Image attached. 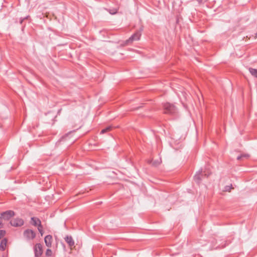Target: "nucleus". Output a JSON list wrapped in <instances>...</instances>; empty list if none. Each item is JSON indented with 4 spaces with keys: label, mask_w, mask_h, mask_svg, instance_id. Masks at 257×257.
<instances>
[{
    "label": "nucleus",
    "mask_w": 257,
    "mask_h": 257,
    "mask_svg": "<svg viewBox=\"0 0 257 257\" xmlns=\"http://www.w3.org/2000/svg\"><path fill=\"white\" fill-rule=\"evenodd\" d=\"M164 113L166 114H172L176 112L175 106L170 103H165L163 104Z\"/></svg>",
    "instance_id": "f257e3e1"
},
{
    "label": "nucleus",
    "mask_w": 257,
    "mask_h": 257,
    "mask_svg": "<svg viewBox=\"0 0 257 257\" xmlns=\"http://www.w3.org/2000/svg\"><path fill=\"white\" fill-rule=\"evenodd\" d=\"M35 255L40 256L43 253L42 245L41 243H37L34 247Z\"/></svg>",
    "instance_id": "7ed1b4c3"
},
{
    "label": "nucleus",
    "mask_w": 257,
    "mask_h": 257,
    "mask_svg": "<svg viewBox=\"0 0 257 257\" xmlns=\"http://www.w3.org/2000/svg\"><path fill=\"white\" fill-rule=\"evenodd\" d=\"M24 223V221L23 219L17 218V226H22Z\"/></svg>",
    "instance_id": "ddd939ff"
},
{
    "label": "nucleus",
    "mask_w": 257,
    "mask_h": 257,
    "mask_svg": "<svg viewBox=\"0 0 257 257\" xmlns=\"http://www.w3.org/2000/svg\"><path fill=\"white\" fill-rule=\"evenodd\" d=\"M39 232H40V233L41 234V236H43V234H44V231H43V229H41V230H38Z\"/></svg>",
    "instance_id": "412c9836"
},
{
    "label": "nucleus",
    "mask_w": 257,
    "mask_h": 257,
    "mask_svg": "<svg viewBox=\"0 0 257 257\" xmlns=\"http://www.w3.org/2000/svg\"><path fill=\"white\" fill-rule=\"evenodd\" d=\"M248 156V155H242L238 156L237 157V159L239 160H240L242 157H246Z\"/></svg>",
    "instance_id": "a211bd4d"
},
{
    "label": "nucleus",
    "mask_w": 257,
    "mask_h": 257,
    "mask_svg": "<svg viewBox=\"0 0 257 257\" xmlns=\"http://www.w3.org/2000/svg\"><path fill=\"white\" fill-rule=\"evenodd\" d=\"M37 226L38 227V230H41V229L42 230L43 229V226H42V225L41 224V222Z\"/></svg>",
    "instance_id": "f3484780"
},
{
    "label": "nucleus",
    "mask_w": 257,
    "mask_h": 257,
    "mask_svg": "<svg viewBox=\"0 0 257 257\" xmlns=\"http://www.w3.org/2000/svg\"><path fill=\"white\" fill-rule=\"evenodd\" d=\"M23 21V20H22V19H20V23H21V24H22V23Z\"/></svg>",
    "instance_id": "b1692460"
},
{
    "label": "nucleus",
    "mask_w": 257,
    "mask_h": 257,
    "mask_svg": "<svg viewBox=\"0 0 257 257\" xmlns=\"http://www.w3.org/2000/svg\"><path fill=\"white\" fill-rule=\"evenodd\" d=\"M249 70L252 75H253L255 77L257 78V69H253V68H249Z\"/></svg>",
    "instance_id": "9b49d317"
},
{
    "label": "nucleus",
    "mask_w": 257,
    "mask_h": 257,
    "mask_svg": "<svg viewBox=\"0 0 257 257\" xmlns=\"http://www.w3.org/2000/svg\"><path fill=\"white\" fill-rule=\"evenodd\" d=\"M15 215L14 211L8 210L1 213V217L4 219L9 220Z\"/></svg>",
    "instance_id": "39448f33"
},
{
    "label": "nucleus",
    "mask_w": 257,
    "mask_h": 257,
    "mask_svg": "<svg viewBox=\"0 0 257 257\" xmlns=\"http://www.w3.org/2000/svg\"><path fill=\"white\" fill-rule=\"evenodd\" d=\"M27 17H25V18H24V19H23V20L26 19H27Z\"/></svg>",
    "instance_id": "a878e982"
},
{
    "label": "nucleus",
    "mask_w": 257,
    "mask_h": 257,
    "mask_svg": "<svg viewBox=\"0 0 257 257\" xmlns=\"http://www.w3.org/2000/svg\"><path fill=\"white\" fill-rule=\"evenodd\" d=\"M141 36L140 31H137L128 40L126 41V43H132L134 41L139 40Z\"/></svg>",
    "instance_id": "20e7f679"
},
{
    "label": "nucleus",
    "mask_w": 257,
    "mask_h": 257,
    "mask_svg": "<svg viewBox=\"0 0 257 257\" xmlns=\"http://www.w3.org/2000/svg\"><path fill=\"white\" fill-rule=\"evenodd\" d=\"M233 189L232 186L231 184L230 186H226L224 188L225 191L230 192L231 189Z\"/></svg>",
    "instance_id": "4468645a"
},
{
    "label": "nucleus",
    "mask_w": 257,
    "mask_h": 257,
    "mask_svg": "<svg viewBox=\"0 0 257 257\" xmlns=\"http://www.w3.org/2000/svg\"><path fill=\"white\" fill-rule=\"evenodd\" d=\"M208 175H207L206 173H203L202 172H199L195 174L194 177V179L197 183L199 184L203 176L208 177Z\"/></svg>",
    "instance_id": "423d86ee"
},
{
    "label": "nucleus",
    "mask_w": 257,
    "mask_h": 257,
    "mask_svg": "<svg viewBox=\"0 0 257 257\" xmlns=\"http://www.w3.org/2000/svg\"><path fill=\"white\" fill-rule=\"evenodd\" d=\"M159 164V163H157L156 162H155V161H153L152 162L153 165L155 166H157L158 164Z\"/></svg>",
    "instance_id": "4be33fe9"
},
{
    "label": "nucleus",
    "mask_w": 257,
    "mask_h": 257,
    "mask_svg": "<svg viewBox=\"0 0 257 257\" xmlns=\"http://www.w3.org/2000/svg\"><path fill=\"white\" fill-rule=\"evenodd\" d=\"M7 240L6 239H4L1 241V244H0V249L4 250L6 248V245H7Z\"/></svg>",
    "instance_id": "9d476101"
},
{
    "label": "nucleus",
    "mask_w": 257,
    "mask_h": 257,
    "mask_svg": "<svg viewBox=\"0 0 257 257\" xmlns=\"http://www.w3.org/2000/svg\"><path fill=\"white\" fill-rule=\"evenodd\" d=\"M111 128H112V127L111 126H107L106 128L102 130L100 133L104 134V133L110 131L111 130Z\"/></svg>",
    "instance_id": "f8f14e48"
},
{
    "label": "nucleus",
    "mask_w": 257,
    "mask_h": 257,
    "mask_svg": "<svg viewBox=\"0 0 257 257\" xmlns=\"http://www.w3.org/2000/svg\"><path fill=\"white\" fill-rule=\"evenodd\" d=\"M41 222L39 218L36 217H32L31 218L30 224L34 226H37Z\"/></svg>",
    "instance_id": "1a4fd4ad"
},
{
    "label": "nucleus",
    "mask_w": 257,
    "mask_h": 257,
    "mask_svg": "<svg viewBox=\"0 0 257 257\" xmlns=\"http://www.w3.org/2000/svg\"><path fill=\"white\" fill-rule=\"evenodd\" d=\"M64 239L71 248H72L73 246H74V241L71 236L67 235L64 238Z\"/></svg>",
    "instance_id": "0eeeda50"
},
{
    "label": "nucleus",
    "mask_w": 257,
    "mask_h": 257,
    "mask_svg": "<svg viewBox=\"0 0 257 257\" xmlns=\"http://www.w3.org/2000/svg\"><path fill=\"white\" fill-rule=\"evenodd\" d=\"M109 13L111 14H115L117 13V11H116V10H114L112 12L110 11Z\"/></svg>",
    "instance_id": "aec40b11"
},
{
    "label": "nucleus",
    "mask_w": 257,
    "mask_h": 257,
    "mask_svg": "<svg viewBox=\"0 0 257 257\" xmlns=\"http://www.w3.org/2000/svg\"><path fill=\"white\" fill-rule=\"evenodd\" d=\"M52 254V251L51 249L48 248L46 251V255L48 256H51Z\"/></svg>",
    "instance_id": "2eb2a0df"
},
{
    "label": "nucleus",
    "mask_w": 257,
    "mask_h": 257,
    "mask_svg": "<svg viewBox=\"0 0 257 257\" xmlns=\"http://www.w3.org/2000/svg\"><path fill=\"white\" fill-rule=\"evenodd\" d=\"M53 238L52 235H47L45 237L44 241L46 244V245L48 247H51L52 246V242Z\"/></svg>",
    "instance_id": "6e6552de"
},
{
    "label": "nucleus",
    "mask_w": 257,
    "mask_h": 257,
    "mask_svg": "<svg viewBox=\"0 0 257 257\" xmlns=\"http://www.w3.org/2000/svg\"><path fill=\"white\" fill-rule=\"evenodd\" d=\"M255 38H257V33L255 34Z\"/></svg>",
    "instance_id": "393cba45"
},
{
    "label": "nucleus",
    "mask_w": 257,
    "mask_h": 257,
    "mask_svg": "<svg viewBox=\"0 0 257 257\" xmlns=\"http://www.w3.org/2000/svg\"><path fill=\"white\" fill-rule=\"evenodd\" d=\"M23 235L27 240H33L35 238L36 233L33 230L28 229L24 231Z\"/></svg>",
    "instance_id": "f03ea898"
},
{
    "label": "nucleus",
    "mask_w": 257,
    "mask_h": 257,
    "mask_svg": "<svg viewBox=\"0 0 257 257\" xmlns=\"http://www.w3.org/2000/svg\"><path fill=\"white\" fill-rule=\"evenodd\" d=\"M2 217H0V225L2 224Z\"/></svg>",
    "instance_id": "5701e85b"
},
{
    "label": "nucleus",
    "mask_w": 257,
    "mask_h": 257,
    "mask_svg": "<svg viewBox=\"0 0 257 257\" xmlns=\"http://www.w3.org/2000/svg\"><path fill=\"white\" fill-rule=\"evenodd\" d=\"M11 224L14 226H16V221L15 220L11 222Z\"/></svg>",
    "instance_id": "6ab92c4d"
},
{
    "label": "nucleus",
    "mask_w": 257,
    "mask_h": 257,
    "mask_svg": "<svg viewBox=\"0 0 257 257\" xmlns=\"http://www.w3.org/2000/svg\"><path fill=\"white\" fill-rule=\"evenodd\" d=\"M6 234V231L4 230H0V239L3 237Z\"/></svg>",
    "instance_id": "dca6fc26"
}]
</instances>
